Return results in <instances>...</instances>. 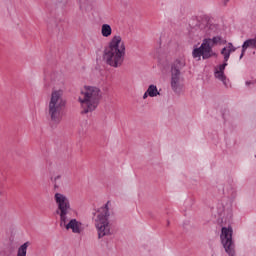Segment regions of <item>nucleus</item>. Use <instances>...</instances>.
<instances>
[{
    "instance_id": "13",
    "label": "nucleus",
    "mask_w": 256,
    "mask_h": 256,
    "mask_svg": "<svg viewBox=\"0 0 256 256\" xmlns=\"http://www.w3.org/2000/svg\"><path fill=\"white\" fill-rule=\"evenodd\" d=\"M30 243L25 242L22 244L17 251V256H27V248L29 247Z\"/></svg>"
},
{
    "instance_id": "1",
    "label": "nucleus",
    "mask_w": 256,
    "mask_h": 256,
    "mask_svg": "<svg viewBox=\"0 0 256 256\" xmlns=\"http://www.w3.org/2000/svg\"><path fill=\"white\" fill-rule=\"evenodd\" d=\"M54 201L57 205L56 213L60 217V227H65V229L72 230V233H81V222L77 221V219H71L67 215L71 213V202L69 198L62 193H56L54 195ZM67 221L69 223L67 224Z\"/></svg>"
},
{
    "instance_id": "17",
    "label": "nucleus",
    "mask_w": 256,
    "mask_h": 256,
    "mask_svg": "<svg viewBox=\"0 0 256 256\" xmlns=\"http://www.w3.org/2000/svg\"><path fill=\"white\" fill-rule=\"evenodd\" d=\"M229 3V0H224V5H227Z\"/></svg>"
},
{
    "instance_id": "16",
    "label": "nucleus",
    "mask_w": 256,
    "mask_h": 256,
    "mask_svg": "<svg viewBox=\"0 0 256 256\" xmlns=\"http://www.w3.org/2000/svg\"><path fill=\"white\" fill-rule=\"evenodd\" d=\"M58 179H61V175H58L54 178V181H57Z\"/></svg>"
},
{
    "instance_id": "2",
    "label": "nucleus",
    "mask_w": 256,
    "mask_h": 256,
    "mask_svg": "<svg viewBox=\"0 0 256 256\" xmlns=\"http://www.w3.org/2000/svg\"><path fill=\"white\" fill-rule=\"evenodd\" d=\"M125 59V42L121 36H114L104 50V60L110 67H121Z\"/></svg>"
},
{
    "instance_id": "4",
    "label": "nucleus",
    "mask_w": 256,
    "mask_h": 256,
    "mask_svg": "<svg viewBox=\"0 0 256 256\" xmlns=\"http://www.w3.org/2000/svg\"><path fill=\"white\" fill-rule=\"evenodd\" d=\"M66 102L63 100V90H54L51 93L48 104V115L52 123L59 125L63 119V109H65Z\"/></svg>"
},
{
    "instance_id": "3",
    "label": "nucleus",
    "mask_w": 256,
    "mask_h": 256,
    "mask_svg": "<svg viewBox=\"0 0 256 256\" xmlns=\"http://www.w3.org/2000/svg\"><path fill=\"white\" fill-rule=\"evenodd\" d=\"M82 97H79L78 101L81 103L82 115L92 113L99 106L101 101V90L94 86H85L84 90L81 91Z\"/></svg>"
},
{
    "instance_id": "18",
    "label": "nucleus",
    "mask_w": 256,
    "mask_h": 256,
    "mask_svg": "<svg viewBox=\"0 0 256 256\" xmlns=\"http://www.w3.org/2000/svg\"><path fill=\"white\" fill-rule=\"evenodd\" d=\"M170 223H171L170 221H167V225H170Z\"/></svg>"
},
{
    "instance_id": "6",
    "label": "nucleus",
    "mask_w": 256,
    "mask_h": 256,
    "mask_svg": "<svg viewBox=\"0 0 256 256\" xmlns=\"http://www.w3.org/2000/svg\"><path fill=\"white\" fill-rule=\"evenodd\" d=\"M211 41L213 45L217 43H222L223 38L221 36H214L211 38H205L199 48H194L192 51V57L194 59L198 58V61L202 59H211V57H217V53L213 52V47L211 46Z\"/></svg>"
},
{
    "instance_id": "11",
    "label": "nucleus",
    "mask_w": 256,
    "mask_h": 256,
    "mask_svg": "<svg viewBox=\"0 0 256 256\" xmlns=\"http://www.w3.org/2000/svg\"><path fill=\"white\" fill-rule=\"evenodd\" d=\"M111 33H113V29L109 24H103L101 28L102 37H111Z\"/></svg>"
},
{
    "instance_id": "7",
    "label": "nucleus",
    "mask_w": 256,
    "mask_h": 256,
    "mask_svg": "<svg viewBox=\"0 0 256 256\" xmlns=\"http://www.w3.org/2000/svg\"><path fill=\"white\" fill-rule=\"evenodd\" d=\"M185 67V59H176L171 65V89L179 95L183 91L184 78L181 76V69Z\"/></svg>"
},
{
    "instance_id": "10",
    "label": "nucleus",
    "mask_w": 256,
    "mask_h": 256,
    "mask_svg": "<svg viewBox=\"0 0 256 256\" xmlns=\"http://www.w3.org/2000/svg\"><path fill=\"white\" fill-rule=\"evenodd\" d=\"M237 51V47L233 46V43L229 42L228 43V48L224 47L221 50V55L224 57V61H229V58L231 57L232 53H235Z\"/></svg>"
},
{
    "instance_id": "9",
    "label": "nucleus",
    "mask_w": 256,
    "mask_h": 256,
    "mask_svg": "<svg viewBox=\"0 0 256 256\" xmlns=\"http://www.w3.org/2000/svg\"><path fill=\"white\" fill-rule=\"evenodd\" d=\"M225 67H227V61L219 65L218 69H215L214 77L219 81H222L224 85H227V76H225Z\"/></svg>"
},
{
    "instance_id": "5",
    "label": "nucleus",
    "mask_w": 256,
    "mask_h": 256,
    "mask_svg": "<svg viewBox=\"0 0 256 256\" xmlns=\"http://www.w3.org/2000/svg\"><path fill=\"white\" fill-rule=\"evenodd\" d=\"M111 201H107L105 206L100 207L97 210V217L95 219V227L98 233V239H103V237H108L112 235L111 224H109V217L111 213L109 212V204Z\"/></svg>"
},
{
    "instance_id": "15",
    "label": "nucleus",
    "mask_w": 256,
    "mask_h": 256,
    "mask_svg": "<svg viewBox=\"0 0 256 256\" xmlns=\"http://www.w3.org/2000/svg\"><path fill=\"white\" fill-rule=\"evenodd\" d=\"M148 97H149V93H147V90H146V92L143 95V99H147Z\"/></svg>"
},
{
    "instance_id": "12",
    "label": "nucleus",
    "mask_w": 256,
    "mask_h": 256,
    "mask_svg": "<svg viewBox=\"0 0 256 256\" xmlns=\"http://www.w3.org/2000/svg\"><path fill=\"white\" fill-rule=\"evenodd\" d=\"M146 91L149 94V97H157V95H160L157 86L154 84H151Z\"/></svg>"
},
{
    "instance_id": "8",
    "label": "nucleus",
    "mask_w": 256,
    "mask_h": 256,
    "mask_svg": "<svg viewBox=\"0 0 256 256\" xmlns=\"http://www.w3.org/2000/svg\"><path fill=\"white\" fill-rule=\"evenodd\" d=\"M221 243L229 256H235V242L233 241V228L222 227L220 234Z\"/></svg>"
},
{
    "instance_id": "14",
    "label": "nucleus",
    "mask_w": 256,
    "mask_h": 256,
    "mask_svg": "<svg viewBox=\"0 0 256 256\" xmlns=\"http://www.w3.org/2000/svg\"><path fill=\"white\" fill-rule=\"evenodd\" d=\"M246 86L249 87V85H256V79L252 81H246Z\"/></svg>"
}]
</instances>
